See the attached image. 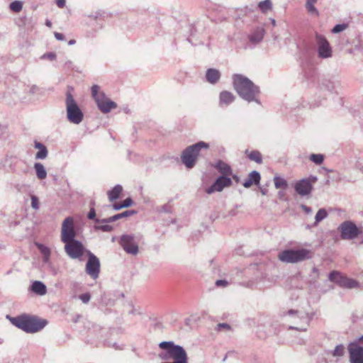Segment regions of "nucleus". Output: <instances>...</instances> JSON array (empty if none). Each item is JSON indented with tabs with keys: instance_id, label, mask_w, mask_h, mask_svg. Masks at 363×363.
<instances>
[{
	"instance_id": "obj_1",
	"label": "nucleus",
	"mask_w": 363,
	"mask_h": 363,
	"mask_svg": "<svg viewBox=\"0 0 363 363\" xmlns=\"http://www.w3.org/2000/svg\"><path fill=\"white\" fill-rule=\"evenodd\" d=\"M232 83L233 89L242 99L248 103L261 104L260 88L248 77L241 74H234L232 76Z\"/></svg>"
},
{
	"instance_id": "obj_2",
	"label": "nucleus",
	"mask_w": 363,
	"mask_h": 363,
	"mask_svg": "<svg viewBox=\"0 0 363 363\" xmlns=\"http://www.w3.org/2000/svg\"><path fill=\"white\" fill-rule=\"evenodd\" d=\"M161 349L158 357L164 361L162 363H188L189 357L185 349L173 341H162L159 343Z\"/></svg>"
},
{
	"instance_id": "obj_3",
	"label": "nucleus",
	"mask_w": 363,
	"mask_h": 363,
	"mask_svg": "<svg viewBox=\"0 0 363 363\" xmlns=\"http://www.w3.org/2000/svg\"><path fill=\"white\" fill-rule=\"evenodd\" d=\"M11 323L27 333H35L43 329L47 325V320L39 319L34 316L21 315L17 317L7 315Z\"/></svg>"
},
{
	"instance_id": "obj_4",
	"label": "nucleus",
	"mask_w": 363,
	"mask_h": 363,
	"mask_svg": "<svg viewBox=\"0 0 363 363\" xmlns=\"http://www.w3.org/2000/svg\"><path fill=\"white\" fill-rule=\"evenodd\" d=\"M208 148L209 144L203 141H199L186 147L181 154L182 162L187 169H192L196 164L201 150L202 149L208 150Z\"/></svg>"
},
{
	"instance_id": "obj_5",
	"label": "nucleus",
	"mask_w": 363,
	"mask_h": 363,
	"mask_svg": "<svg viewBox=\"0 0 363 363\" xmlns=\"http://www.w3.org/2000/svg\"><path fill=\"white\" fill-rule=\"evenodd\" d=\"M278 258L283 262L298 263L311 259V252L305 248L298 250L287 249L280 252L278 255Z\"/></svg>"
},
{
	"instance_id": "obj_6",
	"label": "nucleus",
	"mask_w": 363,
	"mask_h": 363,
	"mask_svg": "<svg viewBox=\"0 0 363 363\" xmlns=\"http://www.w3.org/2000/svg\"><path fill=\"white\" fill-rule=\"evenodd\" d=\"M99 86L94 84L91 88V96L95 100L99 109L104 113H107L111 109L117 107V104L108 99L104 92L99 91Z\"/></svg>"
},
{
	"instance_id": "obj_7",
	"label": "nucleus",
	"mask_w": 363,
	"mask_h": 363,
	"mask_svg": "<svg viewBox=\"0 0 363 363\" xmlns=\"http://www.w3.org/2000/svg\"><path fill=\"white\" fill-rule=\"evenodd\" d=\"M281 316L285 317L289 315L294 320H298L301 323V326H289V330H295L298 331H306L307 328L311 321L313 316L308 313H303L297 310L290 309L288 311H284L281 312Z\"/></svg>"
},
{
	"instance_id": "obj_8",
	"label": "nucleus",
	"mask_w": 363,
	"mask_h": 363,
	"mask_svg": "<svg viewBox=\"0 0 363 363\" xmlns=\"http://www.w3.org/2000/svg\"><path fill=\"white\" fill-rule=\"evenodd\" d=\"M328 279L341 288L362 289V285L357 280L349 278L338 271H332L328 274Z\"/></svg>"
},
{
	"instance_id": "obj_9",
	"label": "nucleus",
	"mask_w": 363,
	"mask_h": 363,
	"mask_svg": "<svg viewBox=\"0 0 363 363\" xmlns=\"http://www.w3.org/2000/svg\"><path fill=\"white\" fill-rule=\"evenodd\" d=\"M340 233V238L342 240H354L361 235L363 231L361 230L357 225L351 220L342 222L338 227Z\"/></svg>"
},
{
	"instance_id": "obj_10",
	"label": "nucleus",
	"mask_w": 363,
	"mask_h": 363,
	"mask_svg": "<svg viewBox=\"0 0 363 363\" xmlns=\"http://www.w3.org/2000/svg\"><path fill=\"white\" fill-rule=\"evenodd\" d=\"M318 56L320 59H328L333 56L332 48L326 38L320 34H315Z\"/></svg>"
},
{
	"instance_id": "obj_11",
	"label": "nucleus",
	"mask_w": 363,
	"mask_h": 363,
	"mask_svg": "<svg viewBox=\"0 0 363 363\" xmlns=\"http://www.w3.org/2000/svg\"><path fill=\"white\" fill-rule=\"evenodd\" d=\"M88 260L86 264V272L93 279H96L100 273V261L99 259L91 251H87Z\"/></svg>"
},
{
	"instance_id": "obj_12",
	"label": "nucleus",
	"mask_w": 363,
	"mask_h": 363,
	"mask_svg": "<svg viewBox=\"0 0 363 363\" xmlns=\"http://www.w3.org/2000/svg\"><path fill=\"white\" fill-rule=\"evenodd\" d=\"M119 245L128 254L136 255L138 253V245L135 241V236L133 235H122L119 240Z\"/></svg>"
},
{
	"instance_id": "obj_13",
	"label": "nucleus",
	"mask_w": 363,
	"mask_h": 363,
	"mask_svg": "<svg viewBox=\"0 0 363 363\" xmlns=\"http://www.w3.org/2000/svg\"><path fill=\"white\" fill-rule=\"evenodd\" d=\"M69 86V92L72 90ZM84 113L79 108L73 96L69 93V122L79 124L84 119Z\"/></svg>"
},
{
	"instance_id": "obj_14",
	"label": "nucleus",
	"mask_w": 363,
	"mask_h": 363,
	"mask_svg": "<svg viewBox=\"0 0 363 363\" xmlns=\"http://www.w3.org/2000/svg\"><path fill=\"white\" fill-rule=\"evenodd\" d=\"M87 251L83 243L79 240H74L69 242V257L72 259H78L79 261L84 260V255H87Z\"/></svg>"
},
{
	"instance_id": "obj_15",
	"label": "nucleus",
	"mask_w": 363,
	"mask_h": 363,
	"mask_svg": "<svg viewBox=\"0 0 363 363\" xmlns=\"http://www.w3.org/2000/svg\"><path fill=\"white\" fill-rule=\"evenodd\" d=\"M350 363H363V346L354 342L348 345Z\"/></svg>"
},
{
	"instance_id": "obj_16",
	"label": "nucleus",
	"mask_w": 363,
	"mask_h": 363,
	"mask_svg": "<svg viewBox=\"0 0 363 363\" xmlns=\"http://www.w3.org/2000/svg\"><path fill=\"white\" fill-rule=\"evenodd\" d=\"M232 180L229 177L220 176L213 184L206 189L208 194H211L215 191H221L225 187L231 186Z\"/></svg>"
},
{
	"instance_id": "obj_17",
	"label": "nucleus",
	"mask_w": 363,
	"mask_h": 363,
	"mask_svg": "<svg viewBox=\"0 0 363 363\" xmlns=\"http://www.w3.org/2000/svg\"><path fill=\"white\" fill-rule=\"evenodd\" d=\"M294 189L298 195L306 196L311 193L313 186L308 179H302L295 183Z\"/></svg>"
},
{
	"instance_id": "obj_18",
	"label": "nucleus",
	"mask_w": 363,
	"mask_h": 363,
	"mask_svg": "<svg viewBox=\"0 0 363 363\" xmlns=\"http://www.w3.org/2000/svg\"><path fill=\"white\" fill-rule=\"evenodd\" d=\"M235 100L234 94L228 91H222L219 94V106H228Z\"/></svg>"
},
{
	"instance_id": "obj_19",
	"label": "nucleus",
	"mask_w": 363,
	"mask_h": 363,
	"mask_svg": "<svg viewBox=\"0 0 363 363\" xmlns=\"http://www.w3.org/2000/svg\"><path fill=\"white\" fill-rule=\"evenodd\" d=\"M137 213L138 212L135 210H126L121 213H118L113 216L102 219L101 223H110L115 222L119 219L133 216Z\"/></svg>"
},
{
	"instance_id": "obj_20",
	"label": "nucleus",
	"mask_w": 363,
	"mask_h": 363,
	"mask_svg": "<svg viewBox=\"0 0 363 363\" xmlns=\"http://www.w3.org/2000/svg\"><path fill=\"white\" fill-rule=\"evenodd\" d=\"M206 79L211 84H217L220 77L221 73L220 72L215 68H209L206 72Z\"/></svg>"
},
{
	"instance_id": "obj_21",
	"label": "nucleus",
	"mask_w": 363,
	"mask_h": 363,
	"mask_svg": "<svg viewBox=\"0 0 363 363\" xmlns=\"http://www.w3.org/2000/svg\"><path fill=\"white\" fill-rule=\"evenodd\" d=\"M261 176L259 172L254 170L251 172L248 177L243 182V186L245 188H250L252 184L257 185L259 184Z\"/></svg>"
},
{
	"instance_id": "obj_22",
	"label": "nucleus",
	"mask_w": 363,
	"mask_h": 363,
	"mask_svg": "<svg viewBox=\"0 0 363 363\" xmlns=\"http://www.w3.org/2000/svg\"><path fill=\"white\" fill-rule=\"evenodd\" d=\"M33 146L38 151L35 155V160H45L48 155V150L47 147L40 142L37 140L34 141Z\"/></svg>"
},
{
	"instance_id": "obj_23",
	"label": "nucleus",
	"mask_w": 363,
	"mask_h": 363,
	"mask_svg": "<svg viewBox=\"0 0 363 363\" xmlns=\"http://www.w3.org/2000/svg\"><path fill=\"white\" fill-rule=\"evenodd\" d=\"M213 167L222 174L221 176L229 177L233 174L230 166L222 160L217 161Z\"/></svg>"
},
{
	"instance_id": "obj_24",
	"label": "nucleus",
	"mask_w": 363,
	"mask_h": 363,
	"mask_svg": "<svg viewBox=\"0 0 363 363\" xmlns=\"http://www.w3.org/2000/svg\"><path fill=\"white\" fill-rule=\"evenodd\" d=\"M265 31L262 28H257L250 35L249 40L252 43L256 45L260 43L264 35Z\"/></svg>"
},
{
	"instance_id": "obj_25",
	"label": "nucleus",
	"mask_w": 363,
	"mask_h": 363,
	"mask_svg": "<svg viewBox=\"0 0 363 363\" xmlns=\"http://www.w3.org/2000/svg\"><path fill=\"white\" fill-rule=\"evenodd\" d=\"M30 290L39 296H43L47 292L46 286L40 281H33L30 286Z\"/></svg>"
},
{
	"instance_id": "obj_26",
	"label": "nucleus",
	"mask_w": 363,
	"mask_h": 363,
	"mask_svg": "<svg viewBox=\"0 0 363 363\" xmlns=\"http://www.w3.org/2000/svg\"><path fill=\"white\" fill-rule=\"evenodd\" d=\"M61 240L65 244L64 249L68 255V217L65 218L62 222Z\"/></svg>"
},
{
	"instance_id": "obj_27",
	"label": "nucleus",
	"mask_w": 363,
	"mask_h": 363,
	"mask_svg": "<svg viewBox=\"0 0 363 363\" xmlns=\"http://www.w3.org/2000/svg\"><path fill=\"white\" fill-rule=\"evenodd\" d=\"M340 85V82L335 79H323L320 82V86L329 91H333Z\"/></svg>"
},
{
	"instance_id": "obj_28",
	"label": "nucleus",
	"mask_w": 363,
	"mask_h": 363,
	"mask_svg": "<svg viewBox=\"0 0 363 363\" xmlns=\"http://www.w3.org/2000/svg\"><path fill=\"white\" fill-rule=\"evenodd\" d=\"M35 245L38 247L42 255L43 262L46 264L49 263L51 254L50 247L40 242H35Z\"/></svg>"
},
{
	"instance_id": "obj_29",
	"label": "nucleus",
	"mask_w": 363,
	"mask_h": 363,
	"mask_svg": "<svg viewBox=\"0 0 363 363\" xmlns=\"http://www.w3.org/2000/svg\"><path fill=\"white\" fill-rule=\"evenodd\" d=\"M110 16V14L107 12L101 10H99L91 13L87 16V23H91L92 21H96L98 19H104Z\"/></svg>"
},
{
	"instance_id": "obj_30",
	"label": "nucleus",
	"mask_w": 363,
	"mask_h": 363,
	"mask_svg": "<svg viewBox=\"0 0 363 363\" xmlns=\"http://www.w3.org/2000/svg\"><path fill=\"white\" fill-rule=\"evenodd\" d=\"M80 230L81 228L75 225L73 218L69 216V242L77 240L75 238Z\"/></svg>"
},
{
	"instance_id": "obj_31",
	"label": "nucleus",
	"mask_w": 363,
	"mask_h": 363,
	"mask_svg": "<svg viewBox=\"0 0 363 363\" xmlns=\"http://www.w3.org/2000/svg\"><path fill=\"white\" fill-rule=\"evenodd\" d=\"M34 169L35 171L36 177L38 179L42 180L47 177V171L43 164L40 162L35 163Z\"/></svg>"
},
{
	"instance_id": "obj_32",
	"label": "nucleus",
	"mask_w": 363,
	"mask_h": 363,
	"mask_svg": "<svg viewBox=\"0 0 363 363\" xmlns=\"http://www.w3.org/2000/svg\"><path fill=\"white\" fill-rule=\"evenodd\" d=\"M123 191V187L120 184H116L111 190L108 192V199L111 201H115L119 198Z\"/></svg>"
},
{
	"instance_id": "obj_33",
	"label": "nucleus",
	"mask_w": 363,
	"mask_h": 363,
	"mask_svg": "<svg viewBox=\"0 0 363 363\" xmlns=\"http://www.w3.org/2000/svg\"><path fill=\"white\" fill-rule=\"evenodd\" d=\"M317 1L318 0H306L305 6L310 14L319 15V12L315 6V4Z\"/></svg>"
},
{
	"instance_id": "obj_34",
	"label": "nucleus",
	"mask_w": 363,
	"mask_h": 363,
	"mask_svg": "<svg viewBox=\"0 0 363 363\" xmlns=\"http://www.w3.org/2000/svg\"><path fill=\"white\" fill-rule=\"evenodd\" d=\"M247 157L250 160L254 161L257 164L262 162V154L258 150H252L248 155Z\"/></svg>"
},
{
	"instance_id": "obj_35",
	"label": "nucleus",
	"mask_w": 363,
	"mask_h": 363,
	"mask_svg": "<svg viewBox=\"0 0 363 363\" xmlns=\"http://www.w3.org/2000/svg\"><path fill=\"white\" fill-rule=\"evenodd\" d=\"M274 181L276 189H286L288 186L286 180L281 177L275 176Z\"/></svg>"
},
{
	"instance_id": "obj_36",
	"label": "nucleus",
	"mask_w": 363,
	"mask_h": 363,
	"mask_svg": "<svg viewBox=\"0 0 363 363\" xmlns=\"http://www.w3.org/2000/svg\"><path fill=\"white\" fill-rule=\"evenodd\" d=\"M258 7L262 13H265L272 9V4L271 0H264L258 4Z\"/></svg>"
},
{
	"instance_id": "obj_37",
	"label": "nucleus",
	"mask_w": 363,
	"mask_h": 363,
	"mask_svg": "<svg viewBox=\"0 0 363 363\" xmlns=\"http://www.w3.org/2000/svg\"><path fill=\"white\" fill-rule=\"evenodd\" d=\"M72 298L74 299H79L83 303L87 304L91 299V294L89 292H86L79 295H77L76 293H74L72 295Z\"/></svg>"
},
{
	"instance_id": "obj_38",
	"label": "nucleus",
	"mask_w": 363,
	"mask_h": 363,
	"mask_svg": "<svg viewBox=\"0 0 363 363\" xmlns=\"http://www.w3.org/2000/svg\"><path fill=\"white\" fill-rule=\"evenodd\" d=\"M311 161L315 164H321L324 161V155L322 154H311L309 157Z\"/></svg>"
},
{
	"instance_id": "obj_39",
	"label": "nucleus",
	"mask_w": 363,
	"mask_h": 363,
	"mask_svg": "<svg viewBox=\"0 0 363 363\" xmlns=\"http://www.w3.org/2000/svg\"><path fill=\"white\" fill-rule=\"evenodd\" d=\"M328 216V213L324 208H320L318 211L315 219V224L318 223L323 219H325Z\"/></svg>"
},
{
	"instance_id": "obj_40",
	"label": "nucleus",
	"mask_w": 363,
	"mask_h": 363,
	"mask_svg": "<svg viewBox=\"0 0 363 363\" xmlns=\"http://www.w3.org/2000/svg\"><path fill=\"white\" fill-rule=\"evenodd\" d=\"M345 353V347L340 344L335 347V348L331 352L333 357H342Z\"/></svg>"
},
{
	"instance_id": "obj_41",
	"label": "nucleus",
	"mask_w": 363,
	"mask_h": 363,
	"mask_svg": "<svg viewBox=\"0 0 363 363\" xmlns=\"http://www.w3.org/2000/svg\"><path fill=\"white\" fill-rule=\"evenodd\" d=\"M87 218L89 220H93L96 223H101L102 219H99L96 216V211L94 207H91L90 210L87 214Z\"/></svg>"
},
{
	"instance_id": "obj_42",
	"label": "nucleus",
	"mask_w": 363,
	"mask_h": 363,
	"mask_svg": "<svg viewBox=\"0 0 363 363\" xmlns=\"http://www.w3.org/2000/svg\"><path fill=\"white\" fill-rule=\"evenodd\" d=\"M104 225H98L94 226L96 230H101L102 232H111L113 229L112 225H108V223H104Z\"/></svg>"
},
{
	"instance_id": "obj_43",
	"label": "nucleus",
	"mask_w": 363,
	"mask_h": 363,
	"mask_svg": "<svg viewBox=\"0 0 363 363\" xmlns=\"http://www.w3.org/2000/svg\"><path fill=\"white\" fill-rule=\"evenodd\" d=\"M22 3L19 1H14L10 4V9L14 12H19L22 9Z\"/></svg>"
},
{
	"instance_id": "obj_44",
	"label": "nucleus",
	"mask_w": 363,
	"mask_h": 363,
	"mask_svg": "<svg viewBox=\"0 0 363 363\" xmlns=\"http://www.w3.org/2000/svg\"><path fill=\"white\" fill-rule=\"evenodd\" d=\"M347 27V25L346 23L337 24L333 27L331 31L333 33H338L345 30Z\"/></svg>"
},
{
	"instance_id": "obj_45",
	"label": "nucleus",
	"mask_w": 363,
	"mask_h": 363,
	"mask_svg": "<svg viewBox=\"0 0 363 363\" xmlns=\"http://www.w3.org/2000/svg\"><path fill=\"white\" fill-rule=\"evenodd\" d=\"M31 207L35 210H38L40 208L38 198L35 195H31Z\"/></svg>"
},
{
	"instance_id": "obj_46",
	"label": "nucleus",
	"mask_w": 363,
	"mask_h": 363,
	"mask_svg": "<svg viewBox=\"0 0 363 363\" xmlns=\"http://www.w3.org/2000/svg\"><path fill=\"white\" fill-rule=\"evenodd\" d=\"M159 212H163L166 213H171L172 212V207L170 204L166 203L160 207V209L158 210Z\"/></svg>"
},
{
	"instance_id": "obj_47",
	"label": "nucleus",
	"mask_w": 363,
	"mask_h": 363,
	"mask_svg": "<svg viewBox=\"0 0 363 363\" xmlns=\"http://www.w3.org/2000/svg\"><path fill=\"white\" fill-rule=\"evenodd\" d=\"M41 59H48L50 61H52L56 59V55L55 52H52L45 53L41 56Z\"/></svg>"
},
{
	"instance_id": "obj_48",
	"label": "nucleus",
	"mask_w": 363,
	"mask_h": 363,
	"mask_svg": "<svg viewBox=\"0 0 363 363\" xmlns=\"http://www.w3.org/2000/svg\"><path fill=\"white\" fill-rule=\"evenodd\" d=\"M217 287H226L228 285V282L225 279H218L215 283Z\"/></svg>"
},
{
	"instance_id": "obj_49",
	"label": "nucleus",
	"mask_w": 363,
	"mask_h": 363,
	"mask_svg": "<svg viewBox=\"0 0 363 363\" xmlns=\"http://www.w3.org/2000/svg\"><path fill=\"white\" fill-rule=\"evenodd\" d=\"M133 203V199L130 197H128L121 203L124 208H128L132 206Z\"/></svg>"
},
{
	"instance_id": "obj_50",
	"label": "nucleus",
	"mask_w": 363,
	"mask_h": 363,
	"mask_svg": "<svg viewBox=\"0 0 363 363\" xmlns=\"http://www.w3.org/2000/svg\"><path fill=\"white\" fill-rule=\"evenodd\" d=\"M112 208L114 211H119L122 208H124V207L121 203H113L112 205Z\"/></svg>"
},
{
	"instance_id": "obj_51",
	"label": "nucleus",
	"mask_w": 363,
	"mask_h": 363,
	"mask_svg": "<svg viewBox=\"0 0 363 363\" xmlns=\"http://www.w3.org/2000/svg\"><path fill=\"white\" fill-rule=\"evenodd\" d=\"M306 179H308L311 182V184L315 183L318 180V178L316 176L311 175L308 178H305Z\"/></svg>"
},
{
	"instance_id": "obj_52",
	"label": "nucleus",
	"mask_w": 363,
	"mask_h": 363,
	"mask_svg": "<svg viewBox=\"0 0 363 363\" xmlns=\"http://www.w3.org/2000/svg\"><path fill=\"white\" fill-rule=\"evenodd\" d=\"M221 328H225L229 330L230 328V326L228 323H219L218 325V329L220 330Z\"/></svg>"
},
{
	"instance_id": "obj_53",
	"label": "nucleus",
	"mask_w": 363,
	"mask_h": 363,
	"mask_svg": "<svg viewBox=\"0 0 363 363\" xmlns=\"http://www.w3.org/2000/svg\"><path fill=\"white\" fill-rule=\"evenodd\" d=\"M54 35H55V38L58 40H63L65 39V37H64L63 34H62V33L55 32L54 33Z\"/></svg>"
},
{
	"instance_id": "obj_54",
	"label": "nucleus",
	"mask_w": 363,
	"mask_h": 363,
	"mask_svg": "<svg viewBox=\"0 0 363 363\" xmlns=\"http://www.w3.org/2000/svg\"><path fill=\"white\" fill-rule=\"evenodd\" d=\"M65 0H57L56 4L58 7L63 8L65 6Z\"/></svg>"
},
{
	"instance_id": "obj_55",
	"label": "nucleus",
	"mask_w": 363,
	"mask_h": 363,
	"mask_svg": "<svg viewBox=\"0 0 363 363\" xmlns=\"http://www.w3.org/2000/svg\"><path fill=\"white\" fill-rule=\"evenodd\" d=\"M301 208L306 213H310L312 211L311 208L306 205H301Z\"/></svg>"
},
{
	"instance_id": "obj_56",
	"label": "nucleus",
	"mask_w": 363,
	"mask_h": 363,
	"mask_svg": "<svg viewBox=\"0 0 363 363\" xmlns=\"http://www.w3.org/2000/svg\"><path fill=\"white\" fill-rule=\"evenodd\" d=\"M65 96L66 111L67 116L68 117V91L65 93Z\"/></svg>"
},
{
	"instance_id": "obj_57",
	"label": "nucleus",
	"mask_w": 363,
	"mask_h": 363,
	"mask_svg": "<svg viewBox=\"0 0 363 363\" xmlns=\"http://www.w3.org/2000/svg\"><path fill=\"white\" fill-rule=\"evenodd\" d=\"M72 69V70H74L76 72H77L79 75L82 74V71L79 69V67H77L75 69L74 67H71V62H69V69Z\"/></svg>"
},
{
	"instance_id": "obj_58",
	"label": "nucleus",
	"mask_w": 363,
	"mask_h": 363,
	"mask_svg": "<svg viewBox=\"0 0 363 363\" xmlns=\"http://www.w3.org/2000/svg\"><path fill=\"white\" fill-rule=\"evenodd\" d=\"M38 89V87L36 86H33L30 89V92L33 93V94H35L37 90Z\"/></svg>"
},
{
	"instance_id": "obj_59",
	"label": "nucleus",
	"mask_w": 363,
	"mask_h": 363,
	"mask_svg": "<svg viewBox=\"0 0 363 363\" xmlns=\"http://www.w3.org/2000/svg\"><path fill=\"white\" fill-rule=\"evenodd\" d=\"M333 179H335V180H337V181H340V180H341V176H340V173H338V172H337V173L336 174V176H335V177H334L333 178Z\"/></svg>"
},
{
	"instance_id": "obj_60",
	"label": "nucleus",
	"mask_w": 363,
	"mask_h": 363,
	"mask_svg": "<svg viewBox=\"0 0 363 363\" xmlns=\"http://www.w3.org/2000/svg\"><path fill=\"white\" fill-rule=\"evenodd\" d=\"M81 318H82V315H77L76 317L72 319V320L74 323H77L78 321V320L80 319Z\"/></svg>"
},
{
	"instance_id": "obj_61",
	"label": "nucleus",
	"mask_w": 363,
	"mask_h": 363,
	"mask_svg": "<svg viewBox=\"0 0 363 363\" xmlns=\"http://www.w3.org/2000/svg\"><path fill=\"white\" fill-rule=\"evenodd\" d=\"M260 191H261L262 195H267V189L261 188L260 189Z\"/></svg>"
},
{
	"instance_id": "obj_62",
	"label": "nucleus",
	"mask_w": 363,
	"mask_h": 363,
	"mask_svg": "<svg viewBox=\"0 0 363 363\" xmlns=\"http://www.w3.org/2000/svg\"><path fill=\"white\" fill-rule=\"evenodd\" d=\"M45 25L48 27H50L52 25V23L49 20H47L45 22Z\"/></svg>"
},
{
	"instance_id": "obj_63",
	"label": "nucleus",
	"mask_w": 363,
	"mask_h": 363,
	"mask_svg": "<svg viewBox=\"0 0 363 363\" xmlns=\"http://www.w3.org/2000/svg\"><path fill=\"white\" fill-rule=\"evenodd\" d=\"M233 178L237 182H239V177L237 175H233Z\"/></svg>"
},
{
	"instance_id": "obj_64",
	"label": "nucleus",
	"mask_w": 363,
	"mask_h": 363,
	"mask_svg": "<svg viewBox=\"0 0 363 363\" xmlns=\"http://www.w3.org/2000/svg\"><path fill=\"white\" fill-rule=\"evenodd\" d=\"M76 41L74 40H69V45L75 44Z\"/></svg>"
}]
</instances>
